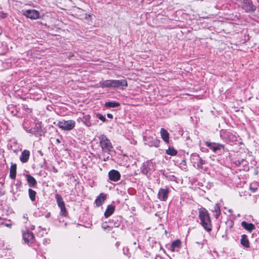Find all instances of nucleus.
<instances>
[{
  "instance_id": "4468645a",
  "label": "nucleus",
  "mask_w": 259,
  "mask_h": 259,
  "mask_svg": "<svg viewBox=\"0 0 259 259\" xmlns=\"http://www.w3.org/2000/svg\"><path fill=\"white\" fill-rule=\"evenodd\" d=\"M29 155H30V152L28 150H24L22 152L21 155L20 157V161L23 163L26 162L29 159Z\"/></svg>"
},
{
  "instance_id": "9d476101",
  "label": "nucleus",
  "mask_w": 259,
  "mask_h": 259,
  "mask_svg": "<svg viewBox=\"0 0 259 259\" xmlns=\"http://www.w3.org/2000/svg\"><path fill=\"white\" fill-rule=\"evenodd\" d=\"M168 193L169 190L167 188H161L158 192V198L161 201H165L168 197Z\"/></svg>"
},
{
  "instance_id": "bb28decb",
  "label": "nucleus",
  "mask_w": 259,
  "mask_h": 259,
  "mask_svg": "<svg viewBox=\"0 0 259 259\" xmlns=\"http://www.w3.org/2000/svg\"><path fill=\"white\" fill-rule=\"evenodd\" d=\"M180 167L182 168V169H186L187 168V165H186V160L185 159H183L181 162L180 163Z\"/></svg>"
},
{
  "instance_id": "393cba45",
  "label": "nucleus",
  "mask_w": 259,
  "mask_h": 259,
  "mask_svg": "<svg viewBox=\"0 0 259 259\" xmlns=\"http://www.w3.org/2000/svg\"><path fill=\"white\" fill-rule=\"evenodd\" d=\"M29 196L31 201H34L35 199L36 192L31 189L28 190Z\"/></svg>"
},
{
  "instance_id": "2f4dec72",
  "label": "nucleus",
  "mask_w": 259,
  "mask_h": 259,
  "mask_svg": "<svg viewBox=\"0 0 259 259\" xmlns=\"http://www.w3.org/2000/svg\"><path fill=\"white\" fill-rule=\"evenodd\" d=\"M107 117L110 118H112L113 115L111 114L108 113V114H107Z\"/></svg>"
},
{
  "instance_id": "20e7f679",
  "label": "nucleus",
  "mask_w": 259,
  "mask_h": 259,
  "mask_svg": "<svg viewBox=\"0 0 259 259\" xmlns=\"http://www.w3.org/2000/svg\"><path fill=\"white\" fill-rule=\"evenodd\" d=\"M75 125V122L73 120H63L59 121L57 123V125L59 128L65 131H70L72 130L74 127Z\"/></svg>"
},
{
  "instance_id": "aec40b11",
  "label": "nucleus",
  "mask_w": 259,
  "mask_h": 259,
  "mask_svg": "<svg viewBox=\"0 0 259 259\" xmlns=\"http://www.w3.org/2000/svg\"><path fill=\"white\" fill-rule=\"evenodd\" d=\"M241 244L245 247H249V241L246 235H242L241 239Z\"/></svg>"
},
{
  "instance_id": "39448f33",
  "label": "nucleus",
  "mask_w": 259,
  "mask_h": 259,
  "mask_svg": "<svg viewBox=\"0 0 259 259\" xmlns=\"http://www.w3.org/2000/svg\"><path fill=\"white\" fill-rule=\"evenodd\" d=\"M190 160L193 163L194 166L196 167L198 169H202L203 165L205 163V161L196 153L192 154L191 155Z\"/></svg>"
},
{
  "instance_id": "6e6552de",
  "label": "nucleus",
  "mask_w": 259,
  "mask_h": 259,
  "mask_svg": "<svg viewBox=\"0 0 259 259\" xmlns=\"http://www.w3.org/2000/svg\"><path fill=\"white\" fill-rule=\"evenodd\" d=\"M241 6L242 8L246 12L253 11L255 10V7L248 0H243Z\"/></svg>"
},
{
  "instance_id": "72a5a7b5",
  "label": "nucleus",
  "mask_w": 259,
  "mask_h": 259,
  "mask_svg": "<svg viewBox=\"0 0 259 259\" xmlns=\"http://www.w3.org/2000/svg\"><path fill=\"white\" fill-rule=\"evenodd\" d=\"M150 139H151V138H150V137H148V138L147 142H148V144H149V143H150V142H152V141H152V140H150Z\"/></svg>"
},
{
  "instance_id": "cd10ccee",
  "label": "nucleus",
  "mask_w": 259,
  "mask_h": 259,
  "mask_svg": "<svg viewBox=\"0 0 259 259\" xmlns=\"http://www.w3.org/2000/svg\"><path fill=\"white\" fill-rule=\"evenodd\" d=\"M97 117L99 119H100L102 121H105L106 120L105 117L100 114H98Z\"/></svg>"
},
{
  "instance_id": "e433bc0d",
  "label": "nucleus",
  "mask_w": 259,
  "mask_h": 259,
  "mask_svg": "<svg viewBox=\"0 0 259 259\" xmlns=\"http://www.w3.org/2000/svg\"><path fill=\"white\" fill-rule=\"evenodd\" d=\"M57 142H58V143H60V141L58 139H57Z\"/></svg>"
},
{
  "instance_id": "7ed1b4c3",
  "label": "nucleus",
  "mask_w": 259,
  "mask_h": 259,
  "mask_svg": "<svg viewBox=\"0 0 259 259\" xmlns=\"http://www.w3.org/2000/svg\"><path fill=\"white\" fill-rule=\"evenodd\" d=\"M100 146L103 151L105 153H110L111 149L113 148L112 145L110 141L104 135H102L99 137Z\"/></svg>"
},
{
  "instance_id": "0eeeda50",
  "label": "nucleus",
  "mask_w": 259,
  "mask_h": 259,
  "mask_svg": "<svg viewBox=\"0 0 259 259\" xmlns=\"http://www.w3.org/2000/svg\"><path fill=\"white\" fill-rule=\"evenodd\" d=\"M23 14L27 18L31 19H36L39 18V13L35 10H28L23 11Z\"/></svg>"
},
{
  "instance_id": "1a4fd4ad",
  "label": "nucleus",
  "mask_w": 259,
  "mask_h": 259,
  "mask_svg": "<svg viewBox=\"0 0 259 259\" xmlns=\"http://www.w3.org/2000/svg\"><path fill=\"white\" fill-rule=\"evenodd\" d=\"M205 145L209 147L214 152H217L218 150H220L222 148H224V146L222 144L210 143L209 142H206Z\"/></svg>"
},
{
  "instance_id": "f3484780",
  "label": "nucleus",
  "mask_w": 259,
  "mask_h": 259,
  "mask_svg": "<svg viewBox=\"0 0 259 259\" xmlns=\"http://www.w3.org/2000/svg\"><path fill=\"white\" fill-rule=\"evenodd\" d=\"M17 165L15 163H12L10 169V177L12 179H15L16 176Z\"/></svg>"
},
{
  "instance_id": "dca6fc26",
  "label": "nucleus",
  "mask_w": 259,
  "mask_h": 259,
  "mask_svg": "<svg viewBox=\"0 0 259 259\" xmlns=\"http://www.w3.org/2000/svg\"><path fill=\"white\" fill-rule=\"evenodd\" d=\"M241 226L249 232H251L253 230L255 229L254 225L251 223H248L245 221L242 222Z\"/></svg>"
},
{
  "instance_id": "473e14b6",
  "label": "nucleus",
  "mask_w": 259,
  "mask_h": 259,
  "mask_svg": "<svg viewBox=\"0 0 259 259\" xmlns=\"http://www.w3.org/2000/svg\"><path fill=\"white\" fill-rule=\"evenodd\" d=\"M2 16L3 18H5V17H6V14L2 13Z\"/></svg>"
},
{
  "instance_id": "c756f323",
  "label": "nucleus",
  "mask_w": 259,
  "mask_h": 259,
  "mask_svg": "<svg viewBox=\"0 0 259 259\" xmlns=\"http://www.w3.org/2000/svg\"><path fill=\"white\" fill-rule=\"evenodd\" d=\"M257 188H253L252 187H250V190L252 191V192H255L257 190Z\"/></svg>"
},
{
  "instance_id": "2eb2a0df",
  "label": "nucleus",
  "mask_w": 259,
  "mask_h": 259,
  "mask_svg": "<svg viewBox=\"0 0 259 259\" xmlns=\"http://www.w3.org/2000/svg\"><path fill=\"white\" fill-rule=\"evenodd\" d=\"M160 135L161 138L163 140V141L166 143L169 142V133L164 128H162L160 130Z\"/></svg>"
},
{
  "instance_id": "6ab92c4d",
  "label": "nucleus",
  "mask_w": 259,
  "mask_h": 259,
  "mask_svg": "<svg viewBox=\"0 0 259 259\" xmlns=\"http://www.w3.org/2000/svg\"><path fill=\"white\" fill-rule=\"evenodd\" d=\"M26 177L29 187H34L36 185V181L32 176L30 175H26Z\"/></svg>"
},
{
  "instance_id": "7c9ffc66",
  "label": "nucleus",
  "mask_w": 259,
  "mask_h": 259,
  "mask_svg": "<svg viewBox=\"0 0 259 259\" xmlns=\"http://www.w3.org/2000/svg\"><path fill=\"white\" fill-rule=\"evenodd\" d=\"M102 228H103V229L106 230L107 228H109V227L108 225H103Z\"/></svg>"
},
{
  "instance_id": "58836bf2",
  "label": "nucleus",
  "mask_w": 259,
  "mask_h": 259,
  "mask_svg": "<svg viewBox=\"0 0 259 259\" xmlns=\"http://www.w3.org/2000/svg\"><path fill=\"white\" fill-rule=\"evenodd\" d=\"M0 219H1V217H0Z\"/></svg>"
},
{
  "instance_id": "412c9836",
  "label": "nucleus",
  "mask_w": 259,
  "mask_h": 259,
  "mask_svg": "<svg viewBox=\"0 0 259 259\" xmlns=\"http://www.w3.org/2000/svg\"><path fill=\"white\" fill-rule=\"evenodd\" d=\"M181 242L179 240L174 241L170 245V249L172 252L175 251L176 248L181 247Z\"/></svg>"
},
{
  "instance_id": "5701e85b",
  "label": "nucleus",
  "mask_w": 259,
  "mask_h": 259,
  "mask_svg": "<svg viewBox=\"0 0 259 259\" xmlns=\"http://www.w3.org/2000/svg\"><path fill=\"white\" fill-rule=\"evenodd\" d=\"M213 211L215 212V214H214V217L216 219H218L221 213L220 207L218 204H215Z\"/></svg>"
},
{
  "instance_id": "423d86ee",
  "label": "nucleus",
  "mask_w": 259,
  "mask_h": 259,
  "mask_svg": "<svg viewBox=\"0 0 259 259\" xmlns=\"http://www.w3.org/2000/svg\"><path fill=\"white\" fill-rule=\"evenodd\" d=\"M55 198L57 200V202L58 206L60 208V215L62 216H66L67 214V211L66 210L65 203L63 200L61 196L59 194H56L55 195Z\"/></svg>"
},
{
  "instance_id": "c85d7f7f",
  "label": "nucleus",
  "mask_w": 259,
  "mask_h": 259,
  "mask_svg": "<svg viewBox=\"0 0 259 259\" xmlns=\"http://www.w3.org/2000/svg\"><path fill=\"white\" fill-rule=\"evenodd\" d=\"M23 218L25 220V222L26 223L28 220V215L27 214H24Z\"/></svg>"
},
{
  "instance_id": "f03ea898",
  "label": "nucleus",
  "mask_w": 259,
  "mask_h": 259,
  "mask_svg": "<svg viewBox=\"0 0 259 259\" xmlns=\"http://www.w3.org/2000/svg\"><path fill=\"white\" fill-rule=\"evenodd\" d=\"M199 218L203 228L208 232L211 230V223L209 214L205 208H201L199 210Z\"/></svg>"
},
{
  "instance_id": "a211bd4d",
  "label": "nucleus",
  "mask_w": 259,
  "mask_h": 259,
  "mask_svg": "<svg viewBox=\"0 0 259 259\" xmlns=\"http://www.w3.org/2000/svg\"><path fill=\"white\" fill-rule=\"evenodd\" d=\"M115 210V207L112 205H109L107 206V209L104 213V215L106 218H108L114 212Z\"/></svg>"
},
{
  "instance_id": "ddd939ff",
  "label": "nucleus",
  "mask_w": 259,
  "mask_h": 259,
  "mask_svg": "<svg viewBox=\"0 0 259 259\" xmlns=\"http://www.w3.org/2000/svg\"><path fill=\"white\" fill-rule=\"evenodd\" d=\"M107 198L106 195L104 193H101L95 200V203L97 206H101Z\"/></svg>"
},
{
  "instance_id": "c9c22d12",
  "label": "nucleus",
  "mask_w": 259,
  "mask_h": 259,
  "mask_svg": "<svg viewBox=\"0 0 259 259\" xmlns=\"http://www.w3.org/2000/svg\"><path fill=\"white\" fill-rule=\"evenodd\" d=\"M50 215V213H49L47 215L46 217H49Z\"/></svg>"
},
{
  "instance_id": "b1692460",
  "label": "nucleus",
  "mask_w": 259,
  "mask_h": 259,
  "mask_svg": "<svg viewBox=\"0 0 259 259\" xmlns=\"http://www.w3.org/2000/svg\"><path fill=\"white\" fill-rule=\"evenodd\" d=\"M178 153V151L175 149L173 147L170 148L169 147L168 149L166 150V153L167 155H171V156H175L177 155Z\"/></svg>"
},
{
  "instance_id": "4be33fe9",
  "label": "nucleus",
  "mask_w": 259,
  "mask_h": 259,
  "mask_svg": "<svg viewBox=\"0 0 259 259\" xmlns=\"http://www.w3.org/2000/svg\"><path fill=\"white\" fill-rule=\"evenodd\" d=\"M120 104L117 102H106L105 106L107 108H114L118 107Z\"/></svg>"
},
{
  "instance_id": "a878e982",
  "label": "nucleus",
  "mask_w": 259,
  "mask_h": 259,
  "mask_svg": "<svg viewBox=\"0 0 259 259\" xmlns=\"http://www.w3.org/2000/svg\"><path fill=\"white\" fill-rule=\"evenodd\" d=\"M159 141L155 139L152 142H150L149 144V145L150 146H154V147H158L159 145Z\"/></svg>"
},
{
  "instance_id": "f8f14e48",
  "label": "nucleus",
  "mask_w": 259,
  "mask_h": 259,
  "mask_svg": "<svg viewBox=\"0 0 259 259\" xmlns=\"http://www.w3.org/2000/svg\"><path fill=\"white\" fill-rule=\"evenodd\" d=\"M34 237L33 234L29 231H27L23 234V240L26 243H32Z\"/></svg>"
},
{
  "instance_id": "4c0bfd02",
  "label": "nucleus",
  "mask_w": 259,
  "mask_h": 259,
  "mask_svg": "<svg viewBox=\"0 0 259 259\" xmlns=\"http://www.w3.org/2000/svg\"><path fill=\"white\" fill-rule=\"evenodd\" d=\"M228 211H229V212H232V210L231 209H229V210H228Z\"/></svg>"
},
{
  "instance_id": "f257e3e1",
  "label": "nucleus",
  "mask_w": 259,
  "mask_h": 259,
  "mask_svg": "<svg viewBox=\"0 0 259 259\" xmlns=\"http://www.w3.org/2000/svg\"><path fill=\"white\" fill-rule=\"evenodd\" d=\"M100 87L104 88H113L124 89L127 87V81L125 79L121 80H106L99 82Z\"/></svg>"
},
{
  "instance_id": "9b49d317",
  "label": "nucleus",
  "mask_w": 259,
  "mask_h": 259,
  "mask_svg": "<svg viewBox=\"0 0 259 259\" xmlns=\"http://www.w3.org/2000/svg\"><path fill=\"white\" fill-rule=\"evenodd\" d=\"M109 178L111 181L116 182L120 178V173L116 170H111L108 174Z\"/></svg>"
},
{
  "instance_id": "f704fd0d",
  "label": "nucleus",
  "mask_w": 259,
  "mask_h": 259,
  "mask_svg": "<svg viewBox=\"0 0 259 259\" xmlns=\"http://www.w3.org/2000/svg\"><path fill=\"white\" fill-rule=\"evenodd\" d=\"M5 225H6V226L8 227H11V224H5Z\"/></svg>"
}]
</instances>
